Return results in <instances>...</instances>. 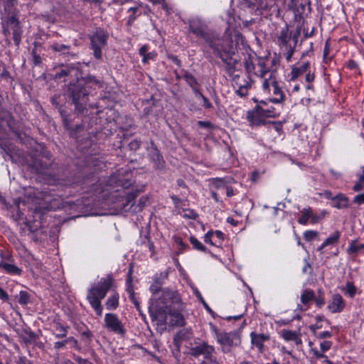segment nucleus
I'll list each match as a JSON object with an SVG mask.
<instances>
[{"label":"nucleus","mask_w":364,"mask_h":364,"mask_svg":"<svg viewBox=\"0 0 364 364\" xmlns=\"http://www.w3.org/2000/svg\"><path fill=\"white\" fill-rule=\"evenodd\" d=\"M97 87H102V82L95 77L77 78L75 83H70L68 85L67 95L72 98L75 110L78 113H84L89 100V95L92 90H95Z\"/></svg>","instance_id":"1"},{"label":"nucleus","mask_w":364,"mask_h":364,"mask_svg":"<svg viewBox=\"0 0 364 364\" xmlns=\"http://www.w3.org/2000/svg\"><path fill=\"white\" fill-rule=\"evenodd\" d=\"M242 37L240 33H235L233 37L227 35L222 38L214 34L208 44L215 55L220 59H226V57L235 55L237 53L238 41Z\"/></svg>","instance_id":"2"},{"label":"nucleus","mask_w":364,"mask_h":364,"mask_svg":"<svg viewBox=\"0 0 364 364\" xmlns=\"http://www.w3.org/2000/svg\"><path fill=\"white\" fill-rule=\"evenodd\" d=\"M280 114V111L274 107H269L266 101H261L253 110L248 111L247 119L251 125L260 126L264 124L265 119L276 118Z\"/></svg>","instance_id":"3"},{"label":"nucleus","mask_w":364,"mask_h":364,"mask_svg":"<svg viewBox=\"0 0 364 364\" xmlns=\"http://www.w3.org/2000/svg\"><path fill=\"white\" fill-rule=\"evenodd\" d=\"M183 309H156L151 316L153 319L157 321L160 325H168L169 326H185V319L181 314Z\"/></svg>","instance_id":"4"},{"label":"nucleus","mask_w":364,"mask_h":364,"mask_svg":"<svg viewBox=\"0 0 364 364\" xmlns=\"http://www.w3.org/2000/svg\"><path fill=\"white\" fill-rule=\"evenodd\" d=\"M213 331L215 335L217 342L221 346L222 352L226 353L230 352L233 346L240 345V336L236 331L221 332L217 327L213 326Z\"/></svg>","instance_id":"5"},{"label":"nucleus","mask_w":364,"mask_h":364,"mask_svg":"<svg viewBox=\"0 0 364 364\" xmlns=\"http://www.w3.org/2000/svg\"><path fill=\"white\" fill-rule=\"evenodd\" d=\"M189 353L192 356L198 357L203 355V360H200L199 364H219L215 354V349L214 346L209 345L205 341L197 343L195 346H193L189 350Z\"/></svg>","instance_id":"6"},{"label":"nucleus","mask_w":364,"mask_h":364,"mask_svg":"<svg viewBox=\"0 0 364 364\" xmlns=\"http://www.w3.org/2000/svg\"><path fill=\"white\" fill-rule=\"evenodd\" d=\"M108 38V33L101 28H97L95 31L89 35L91 49L93 50V55L97 60H102V49L106 46Z\"/></svg>","instance_id":"7"},{"label":"nucleus","mask_w":364,"mask_h":364,"mask_svg":"<svg viewBox=\"0 0 364 364\" xmlns=\"http://www.w3.org/2000/svg\"><path fill=\"white\" fill-rule=\"evenodd\" d=\"M158 305V309L169 310L172 309H183V304L178 292L169 289L162 291L161 296L159 298Z\"/></svg>","instance_id":"8"},{"label":"nucleus","mask_w":364,"mask_h":364,"mask_svg":"<svg viewBox=\"0 0 364 364\" xmlns=\"http://www.w3.org/2000/svg\"><path fill=\"white\" fill-rule=\"evenodd\" d=\"M276 71H272V74L267 79H264L262 82V90L267 94H271L272 91L273 95L276 97L270 99L269 100L274 103L281 104L284 101L285 95L282 90V87L276 78Z\"/></svg>","instance_id":"9"},{"label":"nucleus","mask_w":364,"mask_h":364,"mask_svg":"<svg viewBox=\"0 0 364 364\" xmlns=\"http://www.w3.org/2000/svg\"><path fill=\"white\" fill-rule=\"evenodd\" d=\"M189 31L197 37L203 38L208 43L215 33H210L206 23L198 18H192L188 21Z\"/></svg>","instance_id":"10"},{"label":"nucleus","mask_w":364,"mask_h":364,"mask_svg":"<svg viewBox=\"0 0 364 364\" xmlns=\"http://www.w3.org/2000/svg\"><path fill=\"white\" fill-rule=\"evenodd\" d=\"M113 284L112 277L108 275L105 278H102L96 286L89 289L87 295L94 296L102 300L106 296L107 291L112 288Z\"/></svg>","instance_id":"11"},{"label":"nucleus","mask_w":364,"mask_h":364,"mask_svg":"<svg viewBox=\"0 0 364 364\" xmlns=\"http://www.w3.org/2000/svg\"><path fill=\"white\" fill-rule=\"evenodd\" d=\"M78 70L73 66L59 65L55 68L53 73H50L49 76L56 81H65L68 77L77 76Z\"/></svg>","instance_id":"12"},{"label":"nucleus","mask_w":364,"mask_h":364,"mask_svg":"<svg viewBox=\"0 0 364 364\" xmlns=\"http://www.w3.org/2000/svg\"><path fill=\"white\" fill-rule=\"evenodd\" d=\"M105 323L106 328L115 333L124 335L126 332L122 321L114 314H106Z\"/></svg>","instance_id":"13"},{"label":"nucleus","mask_w":364,"mask_h":364,"mask_svg":"<svg viewBox=\"0 0 364 364\" xmlns=\"http://www.w3.org/2000/svg\"><path fill=\"white\" fill-rule=\"evenodd\" d=\"M1 259L0 261V268L3 269L7 274L13 275H20L22 273V269L18 267L11 259L9 256L6 257L4 252L1 251L0 253Z\"/></svg>","instance_id":"14"},{"label":"nucleus","mask_w":364,"mask_h":364,"mask_svg":"<svg viewBox=\"0 0 364 364\" xmlns=\"http://www.w3.org/2000/svg\"><path fill=\"white\" fill-rule=\"evenodd\" d=\"M269 59L268 58L257 57L253 74L260 77H264L267 73L272 74V71L275 70V69H272L269 67Z\"/></svg>","instance_id":"15"},{"label":"nucleus","mask_w":364,"mask_h":364,"mask_svg":"<svg viewBox=\"0 0 364 364\" xmlns=\"http://www.w3.org/2000/svg\"><path fill=\"white\" fill-rule=\"evenodd\" d=\"M151 151L150 152V158L151 161L154 164V167L156 169L162 170L165 167V161L161 154L159 150L156 146L153 141H151Z\"/></svg>","instance_id":"16"},{"label":"nucleus","mask_w":364,"mask_h":364,"mask_svg":"<svg viewBox=\"0 0 364 364\" xmlns=\"http://www.w3.org/2000/svg\"><path fill=\"white\" fill-rule=\"evenodd\" d=\"M346 306V303L339 294H333L332 299L328 305V309L331 313H340Z\"/></svg>","instance_id":"17"},{"label":"nucleus","mask_w":364,"mask_h":364,"mask_svg":"<svg viewBox=\"0 0 364 364\" xmlns=\"http://www.w3.org/2000/svg\"><path fill=\"white\" fill-rule=\"evenodd\" d=\"M233 56L234 55H231L230 57H226V59H225V58L221 59L222 61L225 64V71L230 78L234 75L239 74L237 69V65L239 63V60L235 58Z\"/></svg>","instance_id":"18"},{"label":"nucleus","mask_w":364,"mask_h":364,"mask_svg":"<svg viewBox=\"0 0 364 364\" xmlns=\"http://www.w3.org/2000/svg\"><path fill=\"white\" fill-rule=\"evenodd\" d=\"M252 344L255 346L260 353L264 350V342L269 340V336L262 333L252 332L250 333Z\"/></svg>","instance_id":"19"},{"label":"nucleus","mask_w":364,"mask_h":364,"mask_svg":"<svg viewBox=\"0 0 364 364\" xmlns=\"http://www.w3.org/2000/svg\"><path fill=\"white\" fill-rule=\"evenodd\" d=\"M310 69V63L304 62L299 66H294L291 71V81L296 80L299 76L306 73Z\"/></svg>","instance_id":"20"},{"label":"nucleus","mask_w":364,"mask_h":364,"mask_svg":"<svg viewBox=\"0 0 364 364\" xmlns=\"http://www.w3.org/2000/svg\"><path fill=\"white\" fill-rule=\"evenodd\" d=\"M50 326L52 330L57 338H63L66 336L68 329V326H65L61 323L58 320L55 319L51 323Z\"/></svg>","instance_id":"21"},{"label":"nucleus","mask_w":364,"mask_h":364,"mask_svg":"<svg viewBox=\"0 0 364 364\" xmlns=\"http://www.w3.org/2000/svg\"><path fill=\"white\" fill-rule=\"evenodd\" d=\"M331 205L338 209L346 208L349 206V198L343 193H338L334 196Z\"/></svg>","instance_id":"22"},{"label":"nucleus","mask_w":364,"mask_h":364,"mask_svg":"<svg viewBox=\"0 0 364 364\" xmlns=\"http://www.w3.org/2000/svg\"><path fill=\"white\" fill-rule=\"evenodd\" d=\"M291 38V34L289 32V28L286 26L282 28L279 31L277 36V42L279 46L285 47L287 48L289 40Z\"/></svg>","instance_id":"23"},{"label":"nucleus","mask_w":364,"mask_h":364,"mask_svg":"<svg viewBox=\"0 0 364 364\" xmlns=\"http://www.w3.org/2000/svg\"><path fill=\"white\" fill-rule=\"evenodd\" d=\"M183 78L185 80L186 83L191 87L192 90L200 87V85L198 83L196 78L188 70H182Z\"/></svg>","instance_id":"24"},{"label":"nucleus","mask_w":364,"mask_h":364,"mask_svg":"<svg viewBox=\"0 0 364 364\" xmlns=\"http://www.w3.org/2000/svg\"><path fill=\"white\" fill-rule=\"evenodd\" d=\"M362 250H364V243H358V240H355L350 243L347 252L348 255L355 257Z\"/></svg>","instance_id":"25"},{"label":"nucleus","mask_w":364,"mask_h":364,"mask_svg":"<svg viewBox=\"0 0 364 364\" xmlns=\"http://www.w3.org/2000/svg\"><path fill=\"white\" fill-rule=\"evenodd\" d=\"M231 80L235 85L237 86V87L251 86V80L250 77L248 76L246 78L243 77L240 75V73L232 77Z\"/></svg>","instance_id":"26"},{"label":"nucleus","mask_w":364,"mask_h":364,"mask_svg":"<svg viewBox=\"0 0 364 364\" xmlns=\"http://www.w3.org/2000/svg\"><path fill=\"white\" fill-rule=\"evenodd\" d=\"M341 233L339 231L336 230L333 232V235L329 236L323 244L318 248V251L323 252V250L328 245L336 244L340 238Z\"/></svg>","instance_id":"27"},{"label":"nucleus","mask_w":364,"mask_h":364,"mask_svg":"<svg viewBox=\"0 0 364 364\" xmlns=\"http://www.w3.org/2000/svg\"><path fill=\"white\" fill-rule=\"evenodd\" d=\"M143 191L142 188L135 189L134 191H132L128 192L125 196V202L122 203V209L127 210V206L131 204L135 198L138 196V195Z\"/></svg>","instance_id":"28"},{"label":"nucleus","mask_w":364,"mask_h":364,"mask_svg":"<svg viewBox=\"0 0 364 364\" xmlns=\"http://www.w3.org/2000/svg\"><path fill=\"white\" fill-rule=\"evenodd\" d=\"M87 299L95 309L97 316H101L102 314V306L101 305V299L94 297V296L87 295Z\"/></svg>","instance_id":"29"},{"label":"nucleus","mask_w":364,"mask_h":364,"mask_svg":"<svg viewBox=\"0 0 364 364\" xmlns=\"http://www.w3.org/2000/svg\"><path fill=\"white\" fill-rule=\"evenodd\" d=\"M47 186H68L71 185L68 183L63 178H60L59 177L56 178L55 176H53L50 173H47Z\"/></svg>","instance_id":"30"},{"label":"nucleus","mask_w":364,"mask_h":364,"mask_svg":"<svg viewBox=\"0 0 364 364\" xmlns=\"http://www.w3.org/2000/svg\"><path fill=\"white\" fill-rule=\"evenodd\" d=\"M127 12L129 13V16L127 20V24L132 26L137 16L141 14V11L139 9V6H135L128 9Z\"/></svg>","instance_id":"31"},{"label":"nucleus","mask_w":364,"mask_h":364,"mask_svg":"<svg viewBox=\"0 0 364 364\" xmlns=\"http://www.w3.org/2000/svg\"><path fill=\"white\" fill-rule=\"evenodd\" d=\"M119 296L117 292L114 291L112 295L106 301V307L108 310L116 309L119 306Z\"/></svg>","instance_id":"32"},{"label":"nucleus","mask_w":364,"mask_h":364,"mask_svg":"<svg viewBox=\"0 0 364 364\" xmlns=\"http://www.w3.org/2000/svg\"><path fill=\"white\" fill-rule=\"evenodd\" d=\"M315 298V294L313 290L306 289L303 291L301 296V301L304 305L309 307V303Z\"/></svg>","instance_id":"33"},{"label":"nucleus","mask_w":364,"mask_h":364,"mask_svg":"<svg viewBox=\"0 0 364 364\" xmlns=\"http://www.w3.org/2000/svg\"><path fill=\"white\" fill-rule=\"evenodd\" d=\"M311 208L310 207L305 208L301 211V216L298 219V223L301 225H306L310 218Z\"/></svg>","instance_id":"34"},{"label":"nucleus","mask_w":364,"mask_h":364,"mask_svg":"<svg viewBox=\"0 0 364 364\" xmlns=\"http://www.w3.org/2000/svg\"><path fill=\"white\" fill-rule=\"evenodd\" d=\"M282 334L283 338L287 341H296L298 339V335L296 331L283 330Z\"/></svg>","instance_id":"35"},{"label":"nucleus","mask_w":364,"mask_h":364,"mask_svg":"<svg viewBox=\"0 0 364 364\" xmlns=\"http://www.w3.org/2000/svg\"><path fill=\"white\" fill-rule=\"evenodd\" d=\"M189 240L190 242L193 245L194 249L203 252H206V247L196 237L191 236Z\"/></svg>","instance_id":"36"},{"label":"nucleus","mask_w":364,"mask_h":364,"mask_svg":"<svg viewBox=\"0 0 364 364\" xmlns=\"http://www.w3.org/2000/svg\"><path fill=\"white\" fill-rule=\"evenodd\" d=\"M256 64V58L255 60L249 58L245 62V68L248 74L253 73Z\"/></svg>","instance_id":"37"},{"label":"nucleus","mask_w":364,"mask_h":364,"mask_svg":"<svg viewBox=\"0 0 364 364\" xmlns=\"http://www.w3.org/2000/svg\"><path fill=\"white\" fill-rule=\"evenodd\" d=\"M53 50L62 53L63 54L68 53L70 50V46L64 44L55 43L51 46Z\"/></svg>","instance_id":"38"},{"label":"nucleus","mask_w":364,"mask_h":364,"mask_svg":"<svg viewBox=\"0 0 364 364\" xmlns=\"http://www.w3.org/2000/svg\"><path fill=\"white\" fill-rule=\"evenodd\" d=\"M30 296L28 292L25 291H21L19 292L18 303L21 305H26L29 303Z\"/></svg>","instance_id":"39"},{"label":"nucleus","mask_w":364,"mask_h":364,"mask_svg":"<svg viewBox=\"0 0 364 364\" xmlns=\"http://www.w3.org/2000/svg\"><path fill=\"white\" fill-rule=\"evenodd\" d=\"M356 287L354 286L353 282H348L346 287V294H348L350 298H353L356 293Z\"/></svg>","instance_id":"40"},{"label":"nucleus","mask_w":364,"mask_h":364,"mask_svg":"<svg viewBox=\"0 0 364 364\" xmlns=\"http://www.w3.org/2000/svg\"><path fill=\"white\" fill-rule=\"evenodd\" d=\"M162 287V283L159 279H156L150 287V291L154 294L158 293Z\"/></svg>","instance_id":"41"},{"label":"nucleus","mask_w":364,"mask_h":364,"mask_svg":"<svg viewBox=\"0 0 364 364\" xmlns=\"http://www.w3.org/2000/svg\"><path fill=\"white\" fill-rule=\"evenodd\" d=\"M145 247H147L149 251L151 252V255H154L155 253V247L153 242L151 241L149 236H146L144 241L141 243Z\"/></svg>","instance_id":"42"},{"label":"nucleus","mask_w":364,"mask_h":364,"mask_svg":"<svg viewBox=\"0 0 364 364\" xmlns=\"http://www.w3.org/2000/svg\"><path fill=\"white\" fill-rule=\"evenodd\" d=\"M364 186V175H360L358 181L355 183V184L353 187V191L355 192H358L363 189Z\"/></svg>","instance_id":"43"},{"label":"nucleus","mask_w":364,"mask_h":364,"mask_svg":"<svg viewBox=\"0 0 364 364\" xmlns=\"http://www.w3.org/2000/svg\"><path fill=\"white\" fill-rule=\"evenodd\" d=\"M318 235V232L315 230H307L304 233V238L305 240L310 242L316 238Z\"/></svg>","instance_id":"44"},{"label":"nucleus","mask_w":364,"mask_h":364,"mask_svg":"<svg viewBox=\"0 0 364 364\" xmlns=\"http://www.w3.org/2000/svg\"><path fill=\"white\" fill-rule=\"evenodd\" d=\"M318 296L316 298H314V300H315L316 305L318 307L321 308L325 304V299H324L323 293L322 292L321 290H319L318 291Z\"/></svg>","instance_id":"45"},{"label":"nucleus","mask_w":364,"mask_h":364,"mask_svg":"<svg viewBox=\"0 0 364 364\" xmlns=\"http://www.w3.org/2000/svg\"><path fill=\"white\" fill-rule=\"evenodd\" d=\"M251 86L247 87H238V89L235 91L236 94L241 97H246L248 95V90L250 89Z\"/></svg>","instance_id":"46"},{"label":"nucleus","mask_w":364,"mask_h":364,"mask_svg":"<svg viewBox=\"0 0 364 364\" xmlns=\"http://www.w3.org/2000/svg\"><path fill=\"white\" fill-rule=\"evenodd\" d=\"M213 235H214L213 231H208L205 235L204 241L206 243L210 244L211 245L218 246L217 241L213 242V240H212V237H213Z\"/></svg>","instance_id":"47"},{"label":"nucleus","mask_w":364,"mask_h":364,"mask_svg":"<svg viewBox=\"0 0 364 364\" xmlns=\"http://www.w3.org/2000/svg\"><path fill=\"white\" fill-rule=\"evenodd\" d=\"M147 200H148V198L146 197H141L139 200V203H138L136 207L134 208V212L141 211L142 209L144 208L146 203L147 202Z\"/></svg>","instance_id":"48"},{"label":"nucleus","mask_w":364,"mask_h":364,"mask_svg":"<svg viewBox=\"0 0 364 364\" xmlns=\"http://www.w3.org/2000/svg\"><path fill=\"white\" fill-rule=\"evenodd\" d=\"M213 237H215V241H217L218 246L221 245L222 242L224 240V234L220 230H216L215 232H213Z\"/></svg>","instance_id":"49"},{"label":"nucleus","mask_w":364,"mask_h":364,"mask_svg":"<svg viewBox=\"0 0 364 364\" xmlns=\"http://www.w3.org/2000/svg\"><path fill=\"white\" fill-rule=\"evenodd\" d=\"M141 144V141L140 140L134 139L129 142V147L132 151H136L140 148Z\"/></svg>","instance_id":"50"},{"label":"nucleus","mask_w":364,"mask_h":364,"mask_svg":"<svg viewBox=\"0 0 364 364\" xmlns=\"http://www.w3.org/2000/svg\"><path fill=\"white\" fill-rule=\"evenodd\" d=\"M67 344H70L71 348L79 349L77 341L74 337H69L65 339Z\"/></svg>","instance_id":"51"},{"label":"nucleus","mask_w":364,"mask_h":364,"mask_svg":"<svg viewBox=\"0 0 364 364\" xmlns=\"http://www.w3.org/2000/svg\"><path fill=\"white\" fill-rule=\"evenodd\" d=\"M156 54L155 52H148L142 59L144 63H147L149 60H153L156 57Z\"/></svg>","instance_id":"52"},{"label":"nucleus","mask_w":364,"mask_h":364,"mask_svg":"<svg viewBox=\"0 0 364 364\" xmlns=\"http://www.w3.org/2000/svg\"><path fill=\"white\" fill-rule=\"evenodd\" d=\"M331 345H332L331 341H325L322 342L320 345L322 352H326V351L328 350L331 348Z\"/></svg>","instance_id":"53"},{"label":"nucleus","mask_w":364,"mask_h":364,"mask_svg":"<svg viewBox=\"0 0 364 364\" xmlns=\"http://www.w3.org/2000/svg\"><path fill=\"white\" fill-rule=\"evenodd\" d=\"M175 242L180 247L181 250H183L188 247V245L184 243L180 237H175Z\"/></svg>","instance_id":"54"},{"label":"nucleus","mask_w":364,"mask_h":364,"mask_svg":"<svg viewBox=\"0 0 364 364\" xmlns=\"http://www.w3.org/2000/svg\"><path fill=\"white\" fill-rule=\"evenodd\" d=\"M305 74H306L305 80L307 82L310 83L314 80V78H315L314 73H311L310 71V69Z\"/></svg>","instance_id":"55"},{"label":"nucleus","mask_w":364,"mask_h":364,"mask_svg":"<svg viewBox=\"0 0 364 364\" xmlns=\"http://www.w3.org/2000/svg\"><path fill=\"white\" fill-rule=\"evenodd\" d=\"M213 184L215 185V186L217 188H224V186H226L224 184V181H223V179H222V178H215V179H214Z\"/></svg>","instance_id":"56"},{"label":"nucleus","mask_w":364,"mask_h":364,"mask_svg":"<svg viewBox=\"0 0 364 364\" xmlns=\"http://www.w3.org/2000/svg\"><path fill=\"white\" fill-rule=\"evenodd\" d=\"M332 336L331 333L330 331H323V332H321L320 333H317L316 335V337L319 338V339H322V338H331Z\"/></svg>","instance_id":"57"},{"label":"nucleus","mask_w":364,"mask_h":364,"mask_svg":"<svg viewBox=\"0 0 364 364\" xmlns=\"http://www.w3.org/2000/svg\"><path fill=\"white\" fill-rule=\"evenodd\" d=\"M0 299L3 301H8L9 299L8 294L0 287Z\"/></svg>","instance_id":"58"},{"label":"nucleus","mask_w":364,"mask_h":364,"mask_svg":"<svg viewBox=\"0 0 364 364\" xmlns=\"http://www.w3.org/2000/svg\"><path fill=\"white\" fill-rule=\"evenodd\" d=\"M289 2L288 4V6H289V9H291V10L298 9V7H299L298 0H289Z\"/></svg>","instance_id":"59"},{"label":"nucleus","mask_w":364,"mask_h":364,"mask_svg":"<svg viewBox=\"0 0 364 364\" xmlns=\"http://www.w3.org/2000/svg\"><path fill=\"white\" fill-rule=\"evenodd\" d=\"M198 125L200 127H203V128H210L213 126L211 122H206V121H198Z\"/></svg>","instance_id":"60"},{"label":"nucleus","mask_w":364,"mask_h":364,"mask_svg":"<svg viewBox=\"0 0 364 364\" xmlns=\"http://www.w3.org/2000/svg\"><path fill=\"white\" fill-rule=\"evenodd\" d=\"M304 261H305V265L304 266V267L302 269V272L304 274H306L309 272V270H311L312 267L306 259H305Z\"/></svg>","instance_id":"61"},{"label":"nucleus","mask_w":364,"mask_h":364,"mask_svg":"<svg viewBox=\"0 0 364 364\" xmlns=\"http://www.w3.org/2000/svg\"><path fill=\"white\" fill-rule=\"evenodd\" d=\"M201 99H202V100L203 102V106L205 108H206V109L212 108V107H213L212 104L210 102V101L208 100V99L205 96H203Z\"/></svg>","instance_id":"62"},{"label":"nucleus","mask_w":364,"mask_h":364,"mask_svg":"<svg viewBox=\"0 0 364 364\" xmlns=\"http://www.w3.org/2000/svg\"><path fill=\"white\" fill-rule=\"evenodd\" d=\"M118 183L119 186L123 187L124 188H128L132 184V183L128 180H119Z\"/></svg>","instance_id":"63"},{"label":"nucleus","mask_w":364,"mask_h":364,"mask_svg":"<svg viewBox=\"0 0 364 364\" xmlns=\"http://www.w3.org/2000/svg\"><path fill=\"white\" fill-rule=\"evenodd\" d=\"M168 58L175 64H176L178 66L181 65V61L178 58L177 56L174 55H168Z\"/></svg>","instance_id":"64"}]
</instances>
